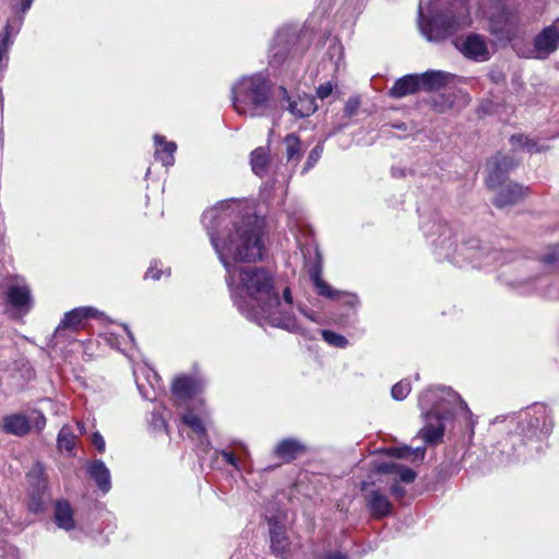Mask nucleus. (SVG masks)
Instances as JSON below:
<instances>
[{"label": "nucleus", "instance_id": "21", "mask_svg": "<svg viewBox=\"0 0 559 559\" xmlns=\"http://www.w3.org/2000/svg\"><path fill=\"white\" fill-rule=\"evenodd\" d=\"M525 193V189L518 183H504L503 186L497 189L496 204L498 206L513 204L523 199Z\"/></svg>", "mask_w": 559, "mask_h": 559}, {"label": "nucleus", "instance_id": "34", "mask_svg": "<svg viewBox=\"0 0 559 559\" xmlns=\"http://www.w3.org/2000/svg\"><path fill=\"white\" fill-rule=\"evenodd\" d=\"M390 455L399 459H411L423 461L425 457V448L412 449L409 447L392 448L389 450Z\"/></svg>", "mask_w": 559, "mask_h": 559}, {"label": "nucleus", "instance_id": "45", "mask_svg": "<svg viewBox=\"0 0 559 559\" xmlns=\"http://www.w3.org/2000/svg\"><path fill=\"white\" fill-rule=\"evenodd\" d=\"M162 274H163V271L158 267V263H157V262H155V263H153V264L148 267V270H147V272H146V275H145V276H146L147 278H152V280H154V281H157V280H159V278L162 277Z\"/></svg>", "mask_w": 559, "mask_h": 559}, {"label": "nucleus", "instance_id": "9", "mask_svg": "<svg viewBox=\"0 0 559 559\" xmlns=\"http://www.w3.org/2000/svg\"><path fill=\"white\" fill-rule=\"evenodd\" d=\"M322 266L320 263L313 265L310 270V278L316 287L317 294L335 300H342L349 307H356L359 299L356 295L334 289L322 278Z\"/></svg>", "mask_w": 559, "mask_h": 559}, {"label": "nucleus", "instance_id": "38", "mask_svg": "<svg viewBox=\"0 0 559 559\" xmlns=\"http://www.w3.org/2000/svg\"><path fill=\"white\" fill-rule=\"evenodd\" d=\"M411 392V383L407 380H402L392 386L391 395L396 401L404 400Z\"/></svg>", "mask_w": 559, "mask_h": 559}, {"label": "nucleus", "instance_id": "49", "mask_svg": "<svg viewBox=\"0 0 559 559\" xmlns=\"http://www.w3.org/2000/svg\"><path fill=\"white\" fill-rule=\"evenodd\" d=\"M323 559H347V557L343 554L336 552V554H331Z\"/></svg>", "mask_w": 559, "mask_h": 559}, {"label": "nucleus", "instance_id": "13", "mask_svg": "<svg viewBox=\"0 0 559 559\" xmlns=\"http://www.w3.org/2000/svg\"><path fill=\"white\" fill-rule=\"evenodd\" d=\"M454 45L457 50L468 59L486 61L490 58L488 45L480 35L469 34L466 37L457 38Z\"/></svg>", "mask_w": 559, "mask_h": 559}, {"label": "nucleus", "instance_id": "5", "mask_svg": "<svg viewBox=\"0 0 559 559\" xmlns=\"http://www.w3.org/2000/svg\"><path fill=\"white\" fill-rule=\"evenodd\" d=\"M231 92L234 109L240 116H263L270 107L271 85L260 73L242 76L233 85Z\"/></svg>", "mask_w": 559, "mask_h": 559}, {"label": "nucleus", "instance_id": "8", "mask_svg": "<svg viewBox=\"0 0 559 559\" xmlns=\"http://www.w3.org/2000/svg\"><path fill=\"white\" fill-rule=\"evenodd\" d=\"M559 47V19L551 25L545 27L534 39V48L530 50L526 58L546 59Z\"/></svg>", "mask_w": 559, "mask_h": 559}, {"label": "nucleus", "instance_id": "39", "mask_svg": "<svg viewBox=\"0 0 559 559\" xmlns=\"http://www.w3.org/2000/svg\"><path fill=\"white\" fill-rule=\"evenodd\" d=\"M33 0H13L11 4L12 16L9 20L21 16L24 20V14L31 8Z\"/></svg>", "mask_w": 559, "mask_h": 559}, {"label": "nucleus", "instance_id": "40", "mask_svg": "<svg viewBox=\"0 0 559 559\" xmlns=\"http://www.w3.org/2000/svg\"><path fill=\"white\" fill-rule=\"evenodd\" d=\"M15 559L16 551L7 543V530H0V558Z\"/></svg>", "mask_w": 559, "mask_h": 559}, {"label": "nucleus", "instance_id": "7", "mask_svg": "<svg viewBox=\"0 0 559 559\" xmlns=\"http://www.w3.org/2000/svg\"><path fill=\"white\" fill-rule=\"evenodd\" d=\"M519 417V433L524 435L527 439L546 436L552 428V421L545 405H535L521 413Z\"/></svg>", "mask_w": 559, "mask_h": 559}, {"label": "nucleus", "instance_id": "37", "mask_svg": "<svg viewBox=\"0 0 559 559\" xmlns=\"http://www.w3.org/2000/svg\"><path fill=\"white\" fill-rule=\"evenodd\" d=\"M498 255L497 252H485L483 250H477L473 254V263L477 267L489 265Z\"/></svg>", "mask_w": 559, "mask_h": 559}, {"label": "nucleus", "instance_id": "24", "mask_svg": "<svg viewBox=\"0 0 559 559\" xmlns=\"http://www.w3.org/2000/svg\"><path fill=\"white\" fill-rule=\"evenodd\" d=\"M155 142V156L157 159L162 162V164L166 167H169L174 164L175 157L174 154L177 150V145L175 142H167L164 136L156 134L154 136Z\"/></svg>", "mask_w": 559, "mask_h": 559}, {"label": "nucleus", "instance_id": "30", "mask_svg": "<svg viewBox=\"0 0 559 559\" xmlns=\"http://www.w3.org/2000/svg\"><path fill=\"white\" fill-rule=\"evenodd\" d=\"M513 150H523L528 153H539L548 148L545 143H539L535 139H531L523 134L513 135L510 140Z\"/></svg>", "mask_w": 559, "mask_h": 559}, {"label": "nucleus", "instance_id": "54", "mask_svg": "<svg viewBox=\"0 0 559 559\" xmlns=\"http://www.w3.org/2000/svg\"><path fill=\"white\" fill-rule=\"evenodd\" d=\"M108 342L111 344V346H116V347H118V346H119V344L114 343V342H111L110 340H108Z\"/></svg>", "mask_w": 559, "mask_h": 559}, {"label": "nucleus", "instance_id": "10", "mask_svg": "<svg viewBox=\"0 0 559 559\" xmlns=\"http://www.w3.org/2000/svg\"><path fill=\"white\" fill-rule=\"evenodd\" d=\"M133 374L140 393L146 400H155L163 391L162 380L151 367L139 365L133 368Z\"/></svg>", "mask_w": 559, "mask_h": 559}, {"label": "nucleus", "instance_id": "41", "mask_svg": "<svg viewBox=\"0 0 559 559\" xmlns=\"http://www.w3.org/2000/svg\"><path fill=\"white\" fill-rule=\"evenodd\" d=\"M360 106V99L358 96L349 97L345 104V112L347 116L352 117L357 114L358 108Z\"/></svg>", "mask_w": 559, "mask_h": 559}, {"label": "nucleus", "instance_id": "27", "mask_svg": "<svg viewBox=\"0 0 559 559\" xmlns=\"http://www.w3.org/2000/svg\"><path fill=\"white\" fill-rule=\"evenodd\" d=\"M206 417V412L202 405L198 408L195 414L191 409L182 414V421L190 427L197 436L204 437Z\"/></svg>", "mask_w": 559, "mask_h": 559}, {"label": "nucleus", "instance_id": "25", "mask_svg": "<svg viewBox=\"0 0 559 559\" xmlns=\"http://www.w3.org/2000/svg\"><path fill=\"white\" fill-rule=\"evenodd\" d=\"M88 474L103 492L111 488L110 473L103 461H94L88 466Z\"/></svg>", "mask_w": 559, "mask_h": 559}, {"label": "nucleus", "instance_id": "15", "mask_svg": "<svg viewBox=\"0 0 559 559\" xmlns=\"http://www.w3.org/2000/svg\"><path fill=\"white\" fill-rule=\"evenodd\" d=\"M205 381L197 376H180L176 378L171 385V392L175 400L187 402L192 400L204 388Z\"/></svg>", "mask_w": 559, "mask_h": 559}, {"label": "nucleus", "instance_id": "12", "mask_svg": "<svg viewBox=\"0 0 559 559\" xmlns=\"http://www.w3.org/2000/svg\"><path fill=\"white\" fill-rule=\"evenodd\" d=\"M515 166V160L509 155L499 154L492 157L487 163L488 176L486 179L487 186L497 190L504 183H507V175L510 169Z\"/></svg>", "mask_w": 559, "mask_h": 559}, {"label": "nucleus", "instance_id": "47", "mask_svg": "<svg viewBox=\"0 0 559 559\" xmlns=\"http://www.w3.org/2000/svg\"><path fill=\"white\" fill-rule=\"evenodd\" d=\"M92 442L99 452L105 451V440L100 433H98V432L93 433Z\"/></svg>", "mask_w": 559, "mask_h": 559}, {"label": "nucleus", "instance_id": "29", "mask_svg": "<svg viewBox=\"0 0 559 559\" xmlns=\"http://www.w3.org/2000/svg\"><path fill=\"white\" fill-rule=\"evenodd\" d=\"M22 26V17L17 16L8 20L3 33L0 36V63L7 56L8 48L11 44V38L17 34Z\"/></svg>", "mask_w": 559, "mask_h": 559}, {"label": "nucleus", "instance_id": "51", "mask_svg": "<svg viewBox=\"0 0 559 559\" xmlns=\"http://www.w3.org/2000/svg\"><path fill=\"white\" fill-rule=\"evenodd\" d=\"M41 408H46L47 406H53V402L51 400H45L41 402Z\"/></svg>", "mask_w": 559, "mask_h": 559}, {"label": "nucleus", "instance_id": "36", "mask_svg": "<svg viewBox=\"0 0 559 559\" xmlns=\"http://www.w3.org/2000/svg\"><path fill=\"white\" fill-rule=\"evenodd\" d=\"M323 340L331 346L336 348H345L348 345L347 338L338 333L330 330H323L321 332Z\"/></svg>", "mask_w": 559, "mask_h": 559}, {"label": "nucleus", "instance_id": "6", "mask_svg": "<svg viewBox=\"0 0 559 559\" xmlns=\"http://www.w3.org/2000/svg\"><path fill=\"white\" fill-rule=\"evenodd\" d=\"M4 299L14 318L26 316L34 305L32 289L25 280L20 276L11 278L4 292Z\"/></svg>", "mask_w": 559, "mask_h": 559}, {"label": "nucleus", "instance_id": "33", "mask_svg": "<svg viewBox=\"0 0 559 559\" xmlns=\"http://www.w3.org/2000/svg\"><path fill=\"white\" fill-rule=\"evenodd\" d=\"M269 164V156L264 148L260 147L251 153V168L258 176H262L265 173Z\"/></svg>", "mask_w": 559, "mask_h": 559}, {"label": "nucleus", "instance_id": "50", "mask_svg": "<svg viewBox=\"0 0 559 559\" xmlns=\"http://www.w3.org/2000/svg\"><path fill=\"white\" fill-rule=\"evenodd\" d=\"M122 329H123V332L126 333L127 337H128L131 342H133V341H134V338H133V334L131 333V331H129V329H128L126 325H123V326H122Z\"/></svg>", "mask_w": 559, "mask_h": 559}, {"label": "nucleus", "instance_id": "1", "mask_svg": "<svg viewBox=\"0 0 559 559\" xmlns=\"http://www.w3.org/2000/svg\"><path fill=\"white\" fill-rule=\"evenodd\" d=\"M203 225L226 271L239 267L234 262H254L264 254L262 217L246 202L227 200L204 212Z\"/></svg>", "mask_w": 559, "mask_h": 559}, {"label": "nucleus", "instance_id": "32", "mask_svg": "<svg viewBox=\"0 0 559 559\" xmlns=\"http://www.w3.org/2000/svg\"><path fill=\"white\" fill-rule=\"evenodd\" d=\"M288 162L297 163L301 156V144L295 134H288L284 140Z\"/></svg>", "mask_w": 559, "mask_h": 559}, {"label": "nucleus", "instance_id": "48", "mask_svg": "<svg viewBox=\"0 0 559 559\" xmlns=\"http://www.w3.org/2000/svg\"><path fill=\"white\" fill-rule=\"evenodd\" d=\"M391 492L395 496V497H403L405 495V489L403 487H401L400 485L397 484H394L392 487H391Z\"/></svg>", "mask_w": 559, "mask_h": 559}, {"label": "nucleus", "instance_id": "43", "mask_svg": "<svg viewBox=\"0 0 559 559\" xmlns=\"http://www.w3.org/2000/svg\"><path fill=\"white\" fill-rule=\"evenodd\" d=\"M334 88V84L332 82H325L318 86L317 88V95L320 99H325L329 97Z\"/></svg>", "mask_w": 559, "mask_h": 559}, {"label": "nucleus", "instance_id": "18", "mask_svg": "<svg viewBox=\"0 0 559 559\" xmlns=\"http://www.w3.org/2000/svg\"><path fill=\"white\" fill-rule=\"evenodd\" d=\"M281 93L283 94L284 98H287V102H288L287 109L295 117H299V118L308 117V116L312 115L318 108L313 96L304 94V95H298L296 99L290 100L286 88H281Z\"/></svg>", "mask_w": 559, "mask_h": 559}, {"label": "nucleus", "instance_id": "26", "mask_svg": "<svg viewBox=\"0 0 559 559\" xmlns=\"http://www.w3.org/2000/svg\"><path fill=\"white\" fill-rule=\"evenodd\" d=\"M305 452V445L296 439L282 440L275 448V454L285 462H290Z\"/></svg>", "mask_w": 559, "mask_h": 559}, {"label": "nucleus", "instance_id": "55", "mask_svg": "<svg viewBox=\"0 0 559 559\" xmlns=\"http://www.w3.org/2000/svg\"><path fill=\"white\" fill-rule=\"evenodd\" d=\"M60 412V407H58L56 411H55V414H58Z\"/></svg>", "mask_w": 559, "mask_h": 559}, {"label": "nucleus", "instance_id": "28", "mask_svg": "<svg viewBox=\"0 0 559 559\" xmlns=\"http://www.w3.org/2000/svg\"><path fill=\"white\" fill-rule=\"evenodd\" d=\"M55 521L58 527L70 531L75 527L73 510L68 501H58L55 506Z\"/></svg>", "mask_w": 559, "mask_h": 559}, {"label": "nucleus", "instance_id": "11", "mask_svg": "<svg viewBox=\"0 0 559 559\" xmlns=\"http://www.w3.org/2000/svg\"><path fill=\"white\" fill-rule=\"evenodd\" d=\"M32 424L36 429L40 430L45 427L46 419L40 412H33L29 417L23 414H13L7 416L3 420L4 430L16 436L27 433Z\"/></svg>", "mask_w": 559, "mask_h": 559}, {"label": "nucleus", "instance_id": "20", "mask_svg": "<svg viewBox=\"0 0 559 559\" xmlns=\"http://www.w3.org/2000/svg\"><path fill=\"white\" fill-rule=\"evenodd\" d=\"M270 523V539H271V549L272 551L281 557H284L289 548V540L286 536L285 528L282 524L278 522H272Z\"/></svg>", "mask_w": 559, "mask_h": 559}, {"label": "nucleus", "instance_id": "2", "mask_svg": "<svg viewBox=\"0 0 559 559\" xmlns=\"http://www.w3.org/2000/svg\"><path fill=\"white\" fill-rule=\"evenodd\" d=\"M226 282L237 308L260 326L280 328L306 334L302 321L293 311V295L288 287L283 300L274 289L272 273L258 266H239L226 271Z\"/></svg>", "mask_w": 559, "mask_h": 559}, {"label": "nucleus", "instance_id": "14", "mask_svg": "<svg viewBox=\"0 0 559 559\" xmlns=\"http://www.w3.org/2000/svg\"><path fill=\"white\" fill-rule=\"evenodd\" d=\"M27 483L31 486V508L34 511L41 509L46 499L47 479L45 477L44 467L40 464H34L26 475Z\"/></svg>", "mask_w": 559, "mask_h": 559}, {"label": "nucleus", "instance_id": "22", "mask_svg": "<svg viewBox=\"0 0 559 559\" xmlns=\"http://www.w3.org/2000/svg\"><path fill=\"white\" fill-rule=\"evenodd\" d=\"M420 90L418 74H407L399 79L390 90V95L401 98Z\"/></svg>", "mask_w": 559, "mask_h": 559}, {"label": "nucleus", "instance_id": "31", "mask_svg": "<svg viewBox=\"0 0 559 559\" xmlns=\"http://www.w3.org/2000/svg\"><path fill=\"white\" fill-rule=\"evenodd\" d=\"M377 469L380 473L394 474L400 478V480L407 484L414 481L416 477V474L413 469L397 464H381L377 467Z\"/></svg>", "mask_w": 559, "mask_h": 559}, {"label": "nucleus", "instance_id": "52", "mask_svg": "<svg viewBox=\"0 0 559 559\" xmlns=\"http://www.w3.org/2000/svg\"><path fill=\"white\" fill-rule=\"evenodd\" d=\"M78 427L80 428V431H81V432H84V431H85V430H84V427H83L81 424H78Z\"/></svg>", "mask_w": 559, "mask_h": 559}, {"label": "nucleus", "instance_id": "46", "mask_svg": "<svg viewBox=\"0 0 559 559\" xmlns=\"http://www.w3.org/2000/svg\"><path fill=\"white\" fill-rule=\"evenodd\" d=\"M297 310L298 312L300 313V316L311 322H319L318 321V318H317V314L311 311V310H307L305 307L302 306H297Z\"/></svg>", "mask_w": 559, "mask_h": 559}, {"label": "nucleus", "instance_id": "16", "mask_svg": "<svg viewBox=\"0 0 559 559\" xmlns=\"http://www.w3.org/2000/svg\"><path fill=\"white\" fill-rule=\"evenodd\" d=\"M102 313L93 307H80L64 313L62 320L56 329V336H59L63 330H79L88 318H96Z\"/></svg>", "mask_w": 559, "mask_h": 559}, {"label": "nucleus", "instance_id": "42", "mask_svg": "<svg viewBox=\"0 0 559 559\" xmlns=\"http://www.w3.org/2000/svg\"><path fill=\"white\" fill-rule=\"evenodd\" d=\"M322 151H323V148L320 145H317L314 148H312V151L310 152V154L308 156V160H307L305 170H308L309 168H311L320 159Z\"/></svg>", "mask_w": 559, "mask_h": 559}, {"label": "nucleus", "instance_id": "35", "mask_svg": "<svg viewBox=\"0 0 559 559\" xmlns=\"http://www.w3.org/2000/svg\"><path fill=\"white\" fill-rule=\"evenodd\" d=\"M75 444V436L69 426H63L58 435V445L61 450L71 451Z\"/></svg>", "mask_w": 559, "mask_h": 559}, {"label": "nucleus", "instance_id": "23", "mask_svg": "<svg viewBox=\"0 0 559 559\" xmlns=\"http://www.w3.org/2000/svg\"><path fill=\"white\" fill-rule=\"evenodd\" d=\"M420 88L426 91H435L444 86L450 82L452 75L444 71H427L418 75Z\"/></svg>", "mask_w": 559, "mask_h": 559}, {"label": "nucleus", "instance_id": "19", "mask_svg": "<svg viewBox=\"0 0 559 559\" xmlns=\"http://www.w3.org/2000/svg\"><path fill=\"white\" fill-rule=\"evenodd\" d=\"M365 499L373 518L381 519L392 512L390 500L379 490H370L366 493Z\"/></svg>", "mask_w": 559, "mask_h": 559}, {"label": "nucleus", "instance_id": "44", "mask_svg": "<svg viewBox=\"0 0 559 559\" xmlns=\"http://www.w3.org/2000/svg\"><path fill=\"white\" fill-rule=\"evenodd\" d=\"M221 455L223 456V459L228 463L230 464L231 466H234L236 469L240 471L242 468L241 464L239 463L238 459L231 453V452H228V451H222L221 452Z\"/></svg>", "mask_w": 559, "mask_h": 559}, {"label": "nucleus", "instance_id": "3", "mask_svg": "<svg viewBox=\"0 0 559 559\" xmlns=\"http://www.w3.org/2000/svg\"><path fill=\"white\" fill-rule=\"evenodd\" d=\"M419 405L423 409L429 408L425 415V427L420 430L423 439L428 443L442 438L447 419L454 416L467 418L469 415L465 402L448 388L428 390L420 396Z\"/></svg>", "mask_w": 559, "mask_h": 559}, {"label": "nucleus", "instance_id": "4", "mask_svg": "<svg viewBox=\"0 0 559 559\" xmlns=\"http://www.w3.org/2000/svg\"><path fill=\"white\" fill-rule=\"evenodd\" d=\"M440 0H429L426 7L419 4V28L430 41L443 39L471 24L466 0H452L443 15L437 14Z\"/></svg>", "mask_w": 559, "mask_h": 559}, {"label": "nucleus", "instance_id": "17", "mask_svg": "<svg viewBox=\"0 0 559 559\" xmlns=\"http://www.w3.org/2000/svg\"><path fill=\"white\" fill-rule=\"evenodd\" d=\"M496 13L489 14V28L500 39H511L514 31L513 20L509 12L499 3L495 4Z\"/></svg>", "mask_w": 559, "mask_h": 559}, {"label": "nucleus", "instance_id": "53", "mask_svg": "<svg viewBox=\"0 0 559 559\" xmlns=\"http://www.w3.org/2000/svg\"><path fill=\"white\" fill-rule=\"evenodd\" d=\"M555 260H556L555 258H551V259H548V258H547V259H546V262H547V263H551V262H554Z\"/></svg>", "mask_w": 559, "mask_h": 559}]
</instances>
